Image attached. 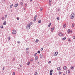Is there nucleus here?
<instances>
[{
	"label": "nucleus",
	"mask_w": 75,
	"mask_h": 75,
	"mask_svg": "<svg viewBox=\"0 0 75 75\" xmlns=\"http://www.w3.org/2000/svg\"><path fill=\"white\" fill-rule=\"evenodd\" d=\"M75 16V14L74 13H72L70 16L71 19H73L74 18Z\"/></svg>",
	"instance_id": "f257e3e1"
},
{
	"label": "nucleus",
	"mask_w": 75,
	"mask_h": 75,
	"mask_svg": "<svg viewBox=\"0 0 75 75\" xmlns=\"http://www.w3.org/2000/svg\"><path fill=\"white\" fill-rule=\"evenodd\" d=\"M30 27L31 26H30V25L28 24L26 26L27 29L28 30H29V29L30 28Z\"/></svg>",
	"instance_id": "f03ea898"
},
{
	"label": "nucleus",
	"mask_w": 75,
	"mask_h": 75,
	"mask_svg": "<svg viewBox=\"0 0 75 75\" xmlns=\"http://www.w3.org/2000/svg\"><path fill=\"white\" fill-rule=\"evenodd\" d=\"M12 33L13 34H16V31L15 30H13L12 31Z\"/></svg>",
	"instance_id": "7ed1b4c3"
},
{
	"label": "nucleus",
	"mask_w": 75,
	"mask_h": 75,
	"mask_svg": "<svg viewBox=\"0 0 75 75\" xmlns=\"http://www.w3.org/2000/svg\"><path fill=\"white\" fill-rule=\"evenodd\" d=\"M59 36H63V35H64L61 34V33L60 32L59 33Z\"/></svg>",
	"instance_id": "20e7f679"
},
{
	"label": "nucleus",
	"mask_w": 75,
	"mask_h": 75,
	"mask_svg": "<svg viewBox=\"0 0 75 75\" xmlns=\"http://www.w3.org/2000/svg\"><path fill=\"white\" fill-rule=\"evenodd\" d=\"M58 52H56L54 53V56H57L58 55Z\"/></svg>",
	"instance_id": "39448f33"
},
{
	"label": "nucleus",
	"mask_w": 75,
	"mask_h": 75,
	"mask_svg": "<svg viewBox=\"0 0 75 75\" xmlns=\"http://www.w3.org/2000/svg\"><path fill=\"white\" fill-rule=\"evenodd\" d=\"M49 6H51V0H49Z\"/></svg>",
	"instance_id": "423d86ee"
},
{
	"label": "nucleus",
	"mask_w": 75,
	"mask_h": 75,
	"mask_svg": "<svg viewBox=\"0 0 75 75\" xmlns=\"http://www.w3.org/2000/svg\"><path fill=\"white\" fill-rule=\"evenodd\" d=\"M67 69V66H64L63 67V69H64V70H66Z\"/></svg>",
	"instance_id": "0eeeda50"
},
{
	"label": "nucleus",
	"mask_w": 75,
	"mask_h": 75,
	"mask_svg": "<svg viewBox=\"0 0 75 75\" xmlns=\"http://www.w3.org/2000/svg\"><path fill=\"white\" fill-rule=\"evenodd\" d=\"M54 28H55L54 27L51 28V31L52 32H53V31H54Z\"/></svg>",
	"instance_id": "6e6552de"
},
{
	"label": "nucleus",
	"mask_w": 75,
	"mask_h": 75,
	"mask_svg": "<svg viewBox=\"0 0 75 75\" xmlns=\"http://www.w3.org/2000/svg\"><path fill=\"white\" fill-rule=\"evenodd\" d=\"M70 68L71 69H72V70L74 69V66H71V67Z\"/></svg>",
	"instance_id": "1a4fd4ad"
},
{
	"label": "nucleus",
	"mask_w": 75,
	"mask_h": 75,
	"mask_svg": "<svg viewBox=\"0 0 75 75\" xmlns=\"http://www.w3.org/2000/svg\"><path fill=\"white\" fill-rule=\"evenodd\" d=\"M18 6V4H16L15 5L14 7H17Z\"/></svg>",
	"instance_id": "9d476101"
},
{
	"label": "nucleus",
	"mask_w": 75,
	"mask_h": 75,
	"mask_svg": "<svg viewBox=\"0 0 75 75\" xmlns=\"http://www.w3.org/2000/svg\"><path fill=\"white\" fill-rule=\"evenodd\" d=\"M38 56H36V57H35V60H37L38 59Z\"/></svg>",
	"instance_id": "9b49d317"
},
{
	"label": "nucleus",
	"mask_w": 75,
	"mask_h": 75,
	"mask_svg": "<svg viewBox=\"0 0 75 75\" xmlns=\"http://www.w3.org/2000/svg\"><path fill=\"white\" fill-rule=\"evenodd\" d=\"M40 58H42V54H40Z\"/></svg>",
	"instance_id": "f8f14e48"
},
{
	"label": "nucleus",
	"mask_w": 75,
	"mask_h": 75,
	"mask_svg": "<svg viewBox=\"0 0 75 75\" xmlns=\"http://www.w3.org/2000/svg\"><path fill=\"white\" fill-rule=\"evenodd\" d=\"M33 23L32 22H30L28 25L31 26V25H33Z\"/></svg>",
	"instance_id": "ddd939ff"
},
{
	"label": "nucleus",
	"mask_w": 75,
	"mask_h": 75,
	"mask_svg": "<svg viewBox=\"0 0 75 75\" xmlns=\"http://www.w3.org/2000/svg\"><path fill=\"white\" fill-rule=\"evenodd\" d=\"M20 4L21 5V6H23V5L24 4H23V3L21 2L20 3Z\"/></svg>",
	"instance_id": "4468645a"
},
{
	"label": "nucleus",
	"mask_w": 75,
	"mask_h": 75,
	"mask_svg": "<svg viewBox=\"0 0 75 75\" xmlns=\"http://www.w3.org/2000/svg\"><path fill=\"white\" fill-rule=\"evenodd\" d=\"M38 41H39V40L38 39H37L35 41L36 42H38Z\"/></svg>",
	"instance_id": "2eb2a0df"
},
{
	"label": "nucleus",
	"mask_w": 75,
	"mask_h": 75,
	"mask_svg": "<svg viewBox=\"0 0 75 75\" xmlns=\"http://www.w3.org/2000/svg\"><path fill=\"white\" fill-rule=\"evenodd\" d=\"M4 25H6V21H5L3 23Z\"/></svg>",
	"instance_id": "dca6fc26"
},
{
	"label": "nucleus",
	"mask_w": 75,
	"mask_h": 75,
	"mask_svg": "<svg viewBox=\"0 0 75 75\" xmlns=\"http://www.w3.org/2000/svg\"><path fill=\"white\" fill-rule=\"evenodd\" d=\"M69 32H70V29H68L67 32L69 34Z\"/></svg>",
	"instance_id": "f3484780"
},
{
	"label": "nucleus",
	"mask_w": 75,
	"mask_h": 75,
	"mask_svg": "<svg viewBox=\"0 0 75 75\" xmlns=\"http://www.w3.org/2000/svg\"><path fill=\"white\" fill-rule=\"evenodd\" d=\"M30 62H28L27 64V65H30Z\"/></svg>",
	"instance_id": "a211bd4d"
},
{
	"label": "nucleus",
	"mask_w": 75,
	"mask_h": 75,
	"mask_svg": "<svg viewBox=\"0 0 75 75\" xmlns=\"http://www.w3.org/2000/svg\"><path fill=\"white\" fill-rule=\"evenodd\" d=\"M38 23H41V21L40 20H39L38 21Z\"/></svg>",
	"instance_id": "6ab92c4d"
},
{
	"label": "nucleus",
	"mask_w": 75,
	"mask_h": 75,
	"mask_svg": "<svg viewBox=\"0 0 75 75\" xmlns=\"http://www.w3.org/2000/svg\"><path fill=\"white\" fill-rule=\"evenodd\" d=\"M38 75V73H37V72H36L35 73L34 75Z\"/></svg>",
	"instance_id": "aec40b11"
},
{
	"label": "nucleus",
	"mask_w": 75,
	"mask_h": 75,
	"mask_svg": "<svg viewBox=\"0 0 75 75\" xmlns=\"http://www.w3.org/2000/svg\"><path fill=\"white\" fill-rule=\"evenodd\" d=\"M74 23H73L72 24V25L71 26L72 28H74Z\"/></svg>",
	"instance_id": "412c9836"
},
{
	"label": "nucleus",
	"mask_w": 75,
	"mask_h": 75,
	"mask_svg": "<svg viewBox=\"0 0 75 75\" xmlns=\"http://www.w3.org/2000/svg\"><path fill=\"white\" fill-rule=\"evenodd\" d=\"M66 39V38H64L62 39V40H65Z\"/></svg>",
	"instance_id": "4be33fe9"
},
{
	"label": "nucleus",
	"mask_w": 75,
	"mask_h": 75,
	"mask_svg": "<svg viewBox=\"0 0 75 75\" xmlns=\"http://www.w3.org/2000/svg\"><path fill=\"white\" fill-rule=\"evenodd\" d=\"M59 69H60V67H57V70L58 71H59Z\"/></svg>",
	"instance_id": "5701e85b"
},
{
	"label": "nucleus",
	"mask_w": 75,
	"mask_h": 75,
	"mask_svg": "<svg viewBox=\"0 0 75 75\" xmlns=\"http://www.w3.org/2000/svg\"><path fill=\"white\" fill-rule=\"evenodd\" d=\"M66 24H65L64 25L63 27H64V28H65V27H66Z\"/></svg>",
	"instance_id": "b1692460"
},
{
	"label": "nucleus",
	"mask_w": 75,
	"mask_h": 75,
	"mask_svg": "<svg viewBox=\"0 0 75 75\" xmlns=\"http://www.w3.org/2000/svg\"><path fill=\"white\" fill-rule=\"evenodd\" d=\"M13 4H12L10 6V8H12L13 7Z\"/></svg>",
	"instance_id": "393cba45"
},
{
	"label": "nucleus",
	"mask_w": 75,
	"mask_h": 75,
	"mask_svg": "<svg viewBox=\"0 0 75 75\" xmlns=\"http://www.w3.org/2000/svg\"><path fill=\"white\" fill-rule=\"evenodd\" d=\"M7 17V15H6L5 16V18H6Z\"/></svg>",
	"instance_id": "a878e982"
},
{
	"label": "nucleus",
	"mask_w": 75,
	"mask_h": 75,
	"mask_svg": "<svg viewBox=\"0 0 75 75\" xmlns=\"http://www.w3.org/2000/svg\"><path fill=\"white\" fill-rule=\"evenodd\" d=\"M51 23H49V24L48 25V27H51Z\"/></svg>",
	"instance_id": "bb28decb"
},
{
	"label": "nucleus",
	"mask_w": 75,
	"mask_h": 75,
	"mask_svg": "<svg viewBox=\"0 0 75 75\" xmlns=\"http://www.w3.org/2000/svg\"><path fill=\"white\" fill-rule=\"evenodd\" d=\"M33 61V59H30V62H32Z\"/></svg>",
	"instance_id": "cd10ccee"
},
{
	"label": "nucleus",
	"mask_w": 75,
	"mask_h": 75,
	"mask_svg": "<svg viewBox=\"0 0 75 75\" xmlns=\"http://www.w3.org/2000/svg\"><path fill=\"white\" fill-rule=\"evenodd\" d=\"M8 41H10V37H8Z\"/></svg>",
	"instance_id": "c85d7f7f"
},
{
	"label": "nucleus",
	"mask_w": 75,
	"mask_h": 75,
	"mask_svg": "<svg viewBox=\"0 0 75 75\" xmlns=\"http://www.w3.org/2000/svg\"><path fill=\"white\" fill-rule=\"evenodd\" d=\"M2 20H4V17H2L1 18Z\"/></svg>",
	"instance_id": "c756f323"
},
{
	"label": "nucleus",
	"mask_w": 75,
	"mask_h": 75,
	"mask_svg": "<svg viewBox=\"0 0 75 75\" xmlns=\"http://www.w3.org/2000/svg\"><path fill=\"white\" fill-rule=\"evenodd\" d=\"M37 53H38V54H40V51H38L37 52Z\"/></svg>",
	"instance_id": "7c9ffc66"
},
{
	"label": "nucleus",
	"mask_w": 75,
	"mask_h": 75,
	"mask_svg": "<svg viewBox=\"0 0 75 75\" xmlns=\"http://www.w3.org/2000/svg\"><path fill=\"white\" fill-rule=\"evenodd\" d=\"M37 15L35 16L34 17V18H35L36 19V18H37Z\"/></svg>",
	"instance_id": "2f4dec72"
},
{
	"label": "nucleus",
	"mask_w": 75,
	"mask_h": 75,
	"mask_svg": "<svg viewBox=\"0 0 75 75\" xmlns=\"http://www.w3.org/2000/svg\"><path fill=\"white\" fill-rule=\"evenodd\" d=\"M52 72H50V75H52Z\"/></svg>",
	"instance_id": "473e14b6"
},
{
	"label": "nucleus",
	"mask_w": 75,
	"mask_h": 75,
	"mask_svg": "<svg viewBox=\"0 0 75 75\" xmlns=\"http://www.w3.org/2000/svg\"><path fill=\"white\" fill-rule=\"evenodd\" d=\"M52 71H53V70H50V72H52Z\"/></svg>",
	"instance_id": "72a5a7b5"
},
{
	"label": "nucleus",
	"mask_w": 75,
	"mask_h": 75,
	"mask_svg": "<svg viewBox=\"0 0 75 75\" xmlns=\"http://www.w3.org/2000/svg\"><path fill=\"white\" fill-rule=\"evenodd\" d=\"M36 20V19H35V18H34L33 20V21L35 22V21Z\"/></svg>",
	"instance_id": "f704fd0d"
},
{
	"label": "nucleus",
	"mask_w": 75,
	"mask_h": 75,
	"mask_svg": "<svg viewBox=\"0 0 75 75\" xmlns=\"http://www.w3.org/2000/svg\"><path fill=\"white\" fill-rule=\"evenodd\" d=\"M1 28H3V25L1 26Z\"/></svg>",
	"instance_id": "c9c22d12"
},
{
	"label": "nucleus",
	"mask_w": 75,
	"mask_h": 75,
	"mask_svg": "<svg viewBox=\"0 0 75 75\" xmlns=\"http://www.w3.org/2000/svg\"><path fill=\"white\" fill-rule=\"evenodd\" d=\"M75 38V36H74L73 37V39L74 40Z\"/></svg>",
	"instance_id": "e433bc0d"
},
{
	"label": "nucleus",
	"mask_w": 75,
	"mask_h": 75,
	"mask_svg": "<svg viewBox=\"0 0 75 75\" xmlns=\"http://www.w3.org/2000/svg\"><path fill=\"white\" fill-rule=\"evenodd\" d=\"M37 53H36L35 54H34V56L35 57H36V55H37Z\"/></svg>",
	"instance_id": "4c0bfd02"
},
{
	"label": "nucleus",
	"mask_w": 75,
	"mask_h": 75,
	"mask_svg": "<svg viewBox=\"0 0 75 75\" xmlns=\"http://www.w3.org/2000/svg\"><path fill=\"white\" fill-rule=\"evenodd\" d=\"M68 73H69V74H70V71H69V70H68Z\"/></svg>",
	"instance_id": "58836bf2"
},
{
	"label": "nucleus",
	"mask_w": 75,
	"mask_h": 75,
	"mask_svg": "<svg viewBox=\"0 0 75 75\" xmlns=\"http://www.w3.org/2000/svg\"><path fill=\"white\" fill-rule=\"evenodd\" d=\"M15 72H13L12 74V75H15Z\"/></svg>",
	"instance_id": "ea45409f"
},
{
	"label": "nucleus",
	"mask_w": 75,
	"mask_h": 75,
	"mask_svg": "<svg viewBox=\"0 0 75 75\" xmlns=\"http://www.w3.org/2000/svg\"><path fill=\"white\" fill-rule=\"evenodd\" d=\"M15 59H16L15 58H13V61H15Z\"/></svg>",
	"instance_id": "a19ab883"
},
{
	"label": "nucleus",
	"mask_w": 75,
	"mask_h": 75,
	"mask_svg": "<svg viewBox=\"0 0 75 75\" xmlns=\"http://www.w3.org/2000/svg\"><path fill=\"white\" fill-rule=\"evenodd\" d=\"M43 50V48L42 47L41 49V51H42Z\"/></svg>",
	"instance_id": "79ce46f5"
},
{
	"label": "nucleus",
	"mask_w": 75,
	"mask_h": 75,
	"mask_svg": "<svg viewBox=\"0 0 75 75\" xmlns=\"http://www.w3.org/2000/svg\"><path fill=\"white\" fill-rule=\"evenodd\" d=\"M40 11H42V8H40Z\"/></svg>",
	"instance_id": "37998d69"
},
{
	"label": "nucleus",
	"mask_w": 75,
	"mask_h": 75,
	"mask_svg": "<svg viewBox=\"0 0 75 75\" xmlns=\"http://www.w3.org/2000/svg\"><path fill=\"white\" fill-rule=\"evenodd\" d=\"M62 72H61L59 71V74H62Z\"/></svg>",
	"instance_id": "c03bdc74"
},
{
	"label": "nucleus",
	"mask_w": 75,
	"mask_h": 75,
	"mask_svg": "<svg viewBox=\"0 0 75 75\" xmlns=\"http://www.w3.org/2000/svg\"><path fill=\"white\" fill-rule=\"evenodd\" d=\"M27 4H25V7H27Z\"/></svg>",
	"instance_id": "a18cd8bd"
},
{
	"label": "nucleus",
	"mask_w": 75,
	"mask_h": 75,
	"mask_svg": "<svg viewBox=\"0 0 75 75\" xmlns=\"http://www.w3.org/2000/svg\"><path fill=\"white\" fill-rule=\"evenodd\" d=\"M2 70H3V71H4V67H3Z\"/></svg>",
	"instance_id": "49530a36"
},
{
	"label": "nucleus",
	"mask_w": 75,
	"mask_h": 75,
	"mask_svg": "<svg viewBox=\"0 0 75 75\" xmlns=\"http://www.w3.org/2000/svg\"><path fill=\"white\" fill-rule=\"evenodd\" d=\"M51 61H50L48 63V64H50L51 63Z\"/></svg>",
	"instance_id": "de8ad7c7"
},
{
	"label": "nucleus",
	"mask_w": 75,
	"mask_h": 75,
	"mask_svg": "<svg viewBox=\"0 0 75 75\" xmlns=\"http://www.w3.org/2000/svg\"><path fill=\"white\" fill-rule=\"evenodd\" d=\"M68 40L70 42L71 41V40H70V39H68Z\"/></svg>",
	"instance_id": "09e8293b"
},
{
	"label": "nucleus",
	"mask_w": 75,
	"mask_h": 75,
	"mask_svg": "<svg viewBox=\"0 0 75 75\" xmlns=\"http://www.w3.org/2000/svg\"><path fill=\"white\" fill-rule=\"evenodd\" d=\"M17 43H18V44H20V41H18L17 42Z\"/></svg>",
	"instance_id": "8fccbe9b"
},
{
	"label": "nucleus",
	"mask_w": 75,
	"mask_h": 75,
	"mask_svg": "<svg viewBox=\"0 0 75 75\" xmlns=\"http://www.w3.org/2000/svg\"><path fill=\"white\" fill-rule=\"evenodd\" d=\"M28 48H27L26 49V51H28Z\"/></svg>",
	"instance_id": "3c124183"
},
{
	"label": "nucleus",
	"mask_w": 75,
	"mask_h": 75,
	"mask_svg": "<svg viewBox=\"0 0 75 75\" xmlns=\"http://www.w3.org/2000/svg\"><path fill=\"white\" fill-rule=\"evenodd\" d=\"M57 20H59V17H57Z\"/></svg>",
	"instance_id": "603ef678"
},
{
	"label": "nucleus",
	"mask_w": 75,
	"mask_h": 75,
	"mask_svg": "<svg viewBox=\"0 0 75 75\" xmlns=\"http://www.w3.org/2000/svg\"><path fill=\"white\" fill-rule=\"evenodd\" d=\"M17 20H19V18H18V17L17 18Z\"/></svg>",
	"instance_id": "864d4df0"
},
{
	"label": "nucleus",
	"mask_w": 75,
	"mask_h": 75,
	"mask_svg": "<svg viewBox=\"0 0 75 75\" xmlns=\"http://www.w3.org/2000/svg\"><path fill=\"white\" fill-rule=\"evenodd\" d=\"M59 10H60V9H58V10H57V11H59Z\"/></svg>",
	"instance_id": "5fc2aeb1"
},
{
	"label": "nucleus",
	"mask_w": 75,
	"mask_h": 75,
	"mask_svg": "<svg viewBox=\"0 0 75 75\" xmlns=\"http://www.w3.org/2000/svg\"><path fill=\"white\" fill-rule=\"evenodd\" d=\"M70 32L71 33V34L72 33V30L70 31Z\"/></svg>",
	"instance_id": "6e6d98bb"
},
{
	"label": "nucleus",
	"mask_w": 75,
	"mask_h": 75,
	"mask_svg": "<svg viewBox=\"0 0 75 75\" xmlns=\"http://www.w3.org/2000/svg\"><path fill=\"white\" fill-rule=\"evenodd\" d=\"M39 64H40V62H38V65H39Z\"/></svg>",
	"instance_id": "4d7b16f0"
},
{
	"label": "nucleus",
	"mask_w": 75,
	"mask_h": 75,
	"mask_svg": "<svg viewBox=\"0 0 75 75\" xmlns=\"http://www.w3.org/2000/svg\"><path fill=\"white\" fill-rule=\"evenodd\" d=\"M18 69H20V68H18Z\"/></svg>",
	"instance_id": "13d9d810"
},
{
	"label": "nucleus",
	"mask_w": 75,
	"mask_h": 75,
	"mask_svg": "<svg viewBox=\"0 0 75 75\" xmlns=\"http://www.w3.org/2000/svg\"><path fill=\"white\" fill-rule=\"evenodd\" d=\"M30 1H32V0H30Z\"/></svg>",
	"instance_id": "bf43d9fd"
},
{
	"label": "nucleus",
	"mask_w": 75,
	"mask_h": 75,
	"mask_svg": "<svg viewBox=\"0 0 75 75\" xmlns=\"http://www.w3.org/2000/svg\"><path fill=\"white\" fill-rule=\"evenodd\" d=\"M46 67H47V66H45V68H46Z\"/></svg>",
	"instance_id": "052dcab7"
},
{
	"label": "nucleus",
	"mask_w": 75,
	"mask_h": 75,
	"mask_svg": "<svg viewBox=\"0 0 75 75\" xmlns=\"http://www.w3.org/2000/svg\"><path fill=\"white\" fill-rule=\"evenodd\" d=\"M24 0H22V1H23Z\"/></svg>",
	"instance_id": "680f3d73"
},
{
	"label": "nucleus",
	"mask_w": 75,
	"mask_h": 75,
	"mask_svg": "<svg viewBox=\"0 0 75 75\" xmlns=\"http://www.w3.org/2000/svg\"><path fill=\"white\" fill-rule=\"evenodd\" d=\"M63 75H65V74H63Z\"/></svg>",
	"instance_id": "e2e57ef3"
},
{
	"label": "nucleus",
	"mask_w": 75,
	"mask_h": 75,
	"mask_svg": "<svg viewBox=\"0 0 75 75\" xmlns=\"http://www.w3.org/2000/svg\"><path fill=\"white\" fill-rule=\"evenodd\" d=\"M20 67H21V65H20Z\"/></svg>",
	"instance_id": "0e129e2a"
},
{
	"label": "nucleus",
	"mask_w": 75,
	"mask_h": 75,
	"mask_svg": "<svg viewBox=\"0 0 75 75\" xmlns=\"http://www.w3.org/2000/svg\"><path fill=\"white\" fill-rule=\"evenodd\" d=\"M4 0L5 1V0Z\"/></svg>",
	"instance_id": "69168bd1"
}]
</instances>
